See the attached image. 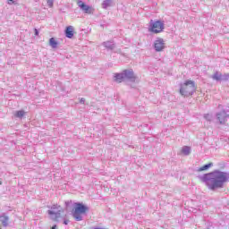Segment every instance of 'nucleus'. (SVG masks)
I'll use <instances>...</instances> for the list:
<instances>
[{"label": "nucleus", "mask_w": 229, "mask_h": 229, "mask_svg": "<svg viewBox=\"0 0 229 229\" xmlns=\"http://www.w3.org/2000/svg\"><path fill=\"white\" fill-rule=\"evenodd\" d=\"M201 182L207 185L209 191L223 189L225 183L229 180V173L215 170L199 177Z\"/></svg>", "instance_id": "1"}, {"label": "nucleus", "mask_w": 229, "mask_h": 229, "mask_svg": "<svg viewBox=\"0 0 229 229\" xmlns=\"http://www.w3.org/2000/svg\"><path fill=\"white\" fill-rule=\"evenodd\" d=\"M135 80H137V77L135 76V72H133V70H123L120 73H114V81L116 83H123V81H131L134 83Z\"/></svg>", "instance_id": "2"}, {"label": "nucleus", "mask_w": 229, "mask_h": 229, "mask_svg": "<svg viewBox=\"0 0 229 229\" xmlns=\"http://www.w3.org/2000/svg\"><path fill=\"white\" fill-rule=\"evenodd\" d=\"M196 92V84L193 81H186L183 84L181 85L180 94L184 98H189Z\"/></svg>", "instance_id": "3"}, {"label": "nucleus", "mask_w": 229, "mask_h": 229, "mask_svg": "<svg viewBox=\"0 0 229 229\" xmlns=\"http://www.w3.org/2000/svg\"><path fill=\"white\" fill-rule=\"evenodd\" d=\"M85 212H89V207L83 205V203H75V209L72 213L75 221H83L81 214H85Z\"/></svg>", "instance_id": "4"}, {"label": "nucleus", "mask_w": 229, "mask_h": 229, "mask_svg": "<svg viewBox=\"0 0 229 229\" xmlns=\"http://www.w3.org/2000/svg\"><path fill=\"white\" fill-rule=\"evenodd\" d=\"M165 24L162 21H150V25L148 28V30L151 31V33H162L164 31Z\"/></svg>", "instance_id": "5"}, {"label": "nucleus", "mask_w": 229, "mask_h": 229, "mask_svg": "<svg viewBox=\"0 0 229 229\" xmlns=\"http://www.w3.org/2000/svg\"><path fill=\"white\" fill-rule=\"evenodd\" d=\"M153 47L157 53H160L165 49V41L162 38H157L154 41Z\"/></svg>", "instance_id": "6"}, {"label": "nucleus", "mask_w": 229, "mask_h": 229, "mask_svg": "<svg viewBox=\"0 0 229 229\" xmlns=\"http://www.w3.org/2000/svg\"><path fill=\"white\" fill-rule=\"evenodd\" d=\"M58 208H60V206L53 205L51 207V210L47 211L48 216H55V219L60 218V216H62V209Z\"/></svg>", "instance_id": "7"}, {"label": "nucleus", "mask_w": 229, "mask_h": 229, "mask_svg": "<svg viewBox=\"0 0 229 229\" xmlns=\"http://www.w3.org/2000/svg\"><path fill=\"white\" fill-rule=\"evenodd\" d=\"M216 119L220 124H225L226 123V121H228V119H229V114L226 111L222 110V111L216 113Z\"/></svg>", "instance_id": "8"}, {"label": "nucleus", "mask_w": 229, "mask_h": 229, "mask_svg": "<svg viewBox=\"0 0 229 229\" xmlns=\"http://www.w3.org/2000/svg\"><path fill=\"white\" fill-rule=\"evenodd\" d=\"M212 79L216 81H228L229 80V74L228 73H220L219 72H215L212 75Z\"/></svg>", "instance_id": "9"}, {"label": "nucleus", "mask_w": 229, "mask_h": 229, "mask_svg": "<svg viewBox=\"0 0 229 229\" xmlns=\"http://www.w3.org/2000/svg\"><path fill=\"white\" fill-rule=\"evenodd\" d=\"M77 4H78L79 8H81V10H82V12H84V13H92V7L85 4V2H83L81 0H78Z\"/></svg>", "instance_id": "10"}, {"label": "nucleus", "mask_w": 229, "mask_h": 229, "mask_svg": "<svg viewBox=\"0 0 229 229\" xmlns=\"http://www.w3.org/2000/svg\"><path fill=\"white\" fill-rule=\"evenodd\" d=\"M65 37L67 38H72L74 37V27H72V26L66 27Z\"/></svg>", "instance_id": "11"}, {"label": "nucleus", "mask_w": 229, "mask_h": 229, "mask_svg": "<svg viewBox=\"0 0 229 229\" xmlns=\"http://www.w3.org/2000/svg\"><path fill=\"white\" fill-rule=\"evenodd\" d=\"M102 46H105L106 49H108V51H114V49H115L114 41H105L102 43Z\"/></svg>", "instance_id": "12"}, {"label": "nucleus", "mask_w": 229, "mask_h": 229, "mask_svg": "<svg viewBox=\"0 0 229 229\" xmlns=\"http://www.w3.org/2000/svg\"><path fill=\"white\" fill-rule=\"evenodd\" d=\"M0 221L3 225V226L6 227L8 226V221H10V218L7 216H0Z\"/></svg>", "instance_id": "13"}, {"label": "nucleus", "mask_w": 229, "mask_h": 229, "mask_svg": "<svg viewBox=\"0 0 229 229\" xmlns=\"http://www.w3.org/2000/svg\"><path fill=\"white\" fill-rule=\"evenodd\" d=\"M114 0H104L102 3V8L104 10H106L107 8H110L112 6V3Z\"/></svg>", "instance_id": "14"}, {"label": "nucleus", "mask_w": 229, "mask_h": 229, "mask_svg": "<svg viewBox=\"0 0 229 229\" xmlns=\"http://www.w3.org/2000/svg\"><path fill=\"white\" fill-rule=\"evenodd\" d=\"M49 46H51L53 49H56L58 47V41H56L55 38H51L49 39Z\"/></svg>", "instance_id": "15"}, {"label": "nucleus", "mask_w": 229, "mask_h": 229, "mask_svg": "<svg viewBox=\"0 0 229 229\" xmlns=\"http://www.w3.org/2000/svg\"><path fill=\"white\" fill-rule=\"evenodd\" d=\"M25 114L26 112H24V110L16 111L14 114L15 117H18L19 119H22V117H24Z\"/></svg>", "instance_id": "16"}, {"label": "nucleus", "mask_w": 229, "mask_h": 229, "mask_svg": "<svg viewBox=\"0 0 229 229\" xmlns=\"http://www.w3.org/2000/svg\"><path fill=\"white\" fill-rule=\"evenodd\" d=\"M182 153H183V155L185 156L191 155V147H188V146L182 147Z\"/></svg>", "instance_id": "17"}, {"label": "nucleus", "mask_w": 229, "mask_h": 229, "mask_svg": "<svg viewBox=\"0 0 229 229\" xmlns=\"http://www.w3.org/2000/svg\"><path fill=\"white\" fill-rule=\"evenodd\" d=\"M214 165L213 163H208L207 165H204L202 167L199 168L198 171H207V169H210Z\"/></svg>", "instance_id": "18"}, {"label": "nucleus", "mask_w": 229, "mask_h": 229, "mask_svg": "<svg viewBox=\"0 0 229 229\" xmlns=\"http://www.w3.org/2000/svg\"><path fill=\"white\" fill-rule=\"evenodd\" d=\"M204 119L209 122L212 121V114H204Z\"/></svg>", "instance_id": "19"}, {"label": "nucleus", "mask_w": 229, "mask_h": 229, "mask_svg": "<svg viewBox=\"0 0 229 229\" xmlns=\"http://www.w3.org/2000/svg\"><path fill=\"white\" fill-rule=\"evenodd\" d=\"M54 0H47V4L49 6V8H53Z\"/></svg>", "instance_id": "20"}, {"label": "nucleus", "mask_w": 229, "mask_h": 229, "mask_svg": "<svg viewBox=\"0 0 229 229\" xmlns=\"http://www.w3.org/2000/svg\"><path fill=\"white\" fill-rule=\"evenodd\" d=\"M71 203H72L71 200L65 201V206H66V207H69V205H71Z\"/></svg>", "instance_id": "21"}, {"label": "nucleus", "mask_w": 229, "mask_h": 229, "mask_svg": "<svg viewBox=\"0 0 229 229\" xmlns=\"http://www.w3.org/2000/svg\"><path fill=\"white\" fill-rule=\"evenodd\" d=\"M80 103H82V104L85 103V98H81Z\"/></svg>", "instance_id": "22"}, {"label": "nucleus", "mask_w": 229, "mask_h": 229, "mask_svg": "<svg viewBox=\"0 0 229 229\" xmlns=\"http://www.w3.org/2000/svg\"><path fill=\"white\" fill-rule=\"evenodd\" d=\"M64 225H69V220H64Z\"/></svg>", "instance_id": "23"}, {"label": "nucleus", "mask_w": 229, "mask_h": 229, "mask_svg": "<svg viewBox=\"0 0 229 229\" xmlns=\"http://www.w3.org/2000/svg\"><path fill=\"white\" fill-rule=\"evenodd\" d=\"M35 35H38V30L35 29Z\"/></svg>", "instance_id": "24"}, {"label": "nucleus", "mask_w": 229, "mask_h": 229, "mask_svg": "<svg viewBox=\"0 0 229 229\" xmlns=\"http://www.w3.org/2000/svg\"><path fill=\"white\" fill-rule=\"evenodd\" d=\"M2 184L1 181H0V185Z\"/></svg>", "instance_id": "25"}]
</instances>
